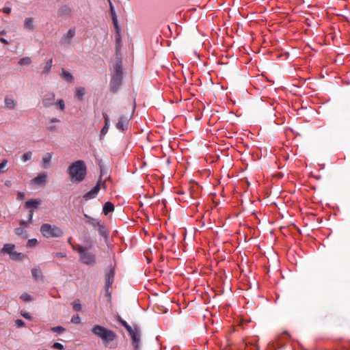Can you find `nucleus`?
Masks as SVG:
<instances>
[{"label":"nucleus","mask_w":350,"mask_h":350,"mask_svg":"<svg viewBox=\"0 0 350 350\" xmlns=\"http://www.w3.org/2000/svg\"><path fill=\"white\" fill-rule=\"evenodd\" d=\"M68 173L72 183L82 182L87 174V167L83 160H78L72 163L68 169Z\"/></svg>","instance_id":"obj_1"},{"label":"nucleus","mask_w":350,"mask_h":350,"mask_svg":"<svg viewBox=\"0 0 350 350\" xmlns=\"http://www.w3.org/2000/svg\"><path fill=\"white\" fill-rule=\"evenodd\" d=\"M92 332L94 334L100 338L105 345L114 340L117 336L113 331L98 325H94L92 328Z\"/></svg>","instance_id":"obj_2"},{"label":"nucleus","mask_w":350,"mask_h":350,"mask_svg":"<svg viewBox=\"0 0 350 350\" xmlns=\"http://www.w3.org/2000/svg\"><path fill=\"white\" fill-rule=\"evenodd\" d=\"M124 327L129 332L131 339L133 350H139L141 346V330L140 328L135 325L130 326L127 323H124Z\"/></svg>","instance_id":"obj_3"},{"label":"nucleus","mask_w":350,"mask_h":350,"mask_svg":"<svg viewBox=\"0 0 350 350\" xmlns=\"http://www.w3.org/2000/svg\"><path fill=\"white\" fill-rule=\"evenodd\" d=\"M40 232L45 238H59L63 235L62 230L54 225L43 224L40 227Z\"/></svg>","instance_id":"obj_4"},{"label":"nucleus","mask_w":350,"mask_h":350,"mask_svg":"<svg viewBox=\"0 0 350 350\" xmlns=\"http://www.w3.org/2000/svg\"><path fill=\"white\" fill-rule=\"evenodd\" d=\"M73 11L74 9L72 6L63 5L58 9L57 15L62 18H68L72 16Z\"/></svg>","instance_id":"obj_5"},{"label":"nucleus","mask_w":350,"mask_h":350,"mask_svg":"<svg viewBox=\"0 0 350 350\" xmlns=\"http://www.w3.org/2000/svg\"><path fill=\"white\" fill-rule=\"evenodd\" d=\"M80 260L85 265H94L96 262L95 254L88 252V250L79 257Z\"/></svg>","instance_id":"obj_6"},{"label":"nucleus","mask_w":350,"mask_h":350,"mask_svg":"<svg viewBox=\"0 0 350 350\" xmlns=\"http://www.w3.org/2000/svg\"><path fill=\"white\" fill-rule=\"evenodd\" d=\"M100 189V180H98L96 185L88 192L85 193L83 196V199L85 201L90 200L91 199L95 198L98 195L99 191Z\"/></svg>","instance_id":"obj_7"},{"label":"nucleus","mask_w":350,"mask_h":350,"mask_svg":"<svg viewBox=\"0 0 350 350\" xmlns=\"http://www.w3.org/2000/svg\"><path fill=\"white\" fill-rule=\"evenodd\" d=\"M115 269L112 267L105 274V290L108 293L109 288L114 281Z\"/></svg>","instance_id":"obj_8"},{"label":"nucleus","mask_w":350,"mask_h":350,"mask_svg":"<svg viewBox=\"0 0 350 350\" xmlns=\"http://www.w3.org/2000/svg\"><path fill=\"white\" fill-rule=\"evenodd\" d=\"M122 77L113 75L110 82V89L113 92H116L121 85Z\"/></svg>","instance_id":"obj_9"},{"label":"nucleus","mask_w":350,"mask_h":350,"mask_svg":"<svg viewBox=\"0 0 350 350\" xmlns=\"http://www.w3.org/2000/svg\"><path fill=\"white\" fill-rule=\"evenodd\" d=\"M55 98V94L53 92H49L46 94L42 99V103L43 106L46 108L51 107L54 104Z\"/></svg>","instance_id":"obj_10"},{"label":"nucleus","mask_w":350,"mask_h":350,"mask_svg":"<svg viewBox=\"0 0 350 350\" xmlns=\"http://www.w3.org/2000/svg\"><path fill=\"white\" fill-rule=\"evenodd\" d=\"M129 120L126 117L121 116L119 117L118 122L116 124L117 129L124 131L127 129Z\"/></svg>","instance_id":"obj_11"},{"label":"nucleus","mask_w":350,"mask_h":350,"mask_svg":"<svg viewBox=\"0 0 350 350\" xmlns=\"http://www.w3.org/2000/svg\"><path fill=\"white\" fill-rule=\"evenodd\" d=\"M31 275L33 279L36 281L43 280L44 275L42 273V271L39 267H34L31 269Z\"/></svg>","instance_id":"obj_12"},{"label":"nucleus","mask_w":350,"mask_h":350,"mask_svg":"<svg viewBox=\"0 0 350 350\" xmlns=\"http://www.w3.org/2000/svg\"><path fill=\"white\" fill-rule=\"evenodd\" d=\"M53 66V59L51 58L48 59L46 63L44 64L42 70L41 71V75H47L49 72L51 71V69Z\"/></svg>","instance_id":"obj_13"},{"label":"nucleus","mask_w":350,"mask_h":350,"mask_svg":"<svg viewBox=\"0 0 350 350\" xmlns=\"http://www.w3.org/2000/svg\"><path fill=\"white\" fill-rule=\"evenodd\" d=\"M41 204V200L40 199H31L26 201L25 206L26 208H37L38 206Z\"/></svg>","instance_id":"obj_14"},{"label":"nucleus","mask_w":350,"mask_h":350,"mask_svg":"<svg viewBox=\"0 0 350 350\" xmlns=\"http://www.w3.org/2000/svg\"><path fill=\"white\" fill-rule=\"evenodd\" d=\"M103 116L105 119V125L100 131V135H105L107 133L109 126V118L108 115L103 113Z\"/></svg>","instance_id":"obj_15"},{"label":"nucleus","mask_w":350,"mask_h":350,"mask_svg":"<svg viewBox=\"0 0 350 350\" xmlns=\"http://www.w3.org/2000/svg\"><path fill=\"white\" fill-rule=\"evenodd\" d=\"M4 102L6 107L10 109H14L17 104V102L15 99L8 96L5 98Z\"/></svg>","instance_id":"obj_16"},{"label":"nucleus","mask_w":350,"mask_h":350,"mask_svg":"<svg viewBox=\"0 0 350 350\" xmlns=\"http://www.w3.org/2000/svg\"><path fill=\"white\" fill-rule=\"evenodd\" d=\"M14 249L15 245L14 244L7 243L3 245V248L1 250V252L2 254H9L10 256L12 254V252L14 250Z\"/></svg>","instance_id":"obj_17"},{"label":"nucleus","mask_w":350,"mask_h":350,"mask_svg":"<svg viewBox=\"0 0 350 350\" xmlns=\"http://www.w3.org/2000/svg\"><path fill=\"white\" fill-rule=\"evenodd\" d=\"M47 180V176L44 174H40L33 179L34 183L38 185H44Z\"/></svg>","instance_id":"obj_18"},{"label":"nucleus","mask_w":350,"mask_h":350,"mask_svg":"<svg viewBox=\"0 0 350 350\" xmlns=\"http://www.w3.org/2000/svg\"><path fill=\"white\" fill-rule=\"evenodd\" d=\"M113 211H114V206L111 202H107L105 203L103 208V212L105 215H108L111 212H113Z\"/></svg>","instance_id":"obj_19"},{"label":"nucleus","mask_w":350,"mask_h":350,"mask_svg":"<svg viewBox=\"0 0 350 350\" xmlns=\"http://www.w3.org/2000/svg\"><path fill=\"white\" fill-rule=\"evenodd\" d=\"M75 31L74 29H70L68 31L66 35L64 37L63 41L65 43L70 44V40L75 36Z\"/></svg>","instance_id":"obj_20"},{"label":"nucleus","mask_w":350,"mask_h":350,"mask_svg":"<svg viewBox=\"0 0 350 350\" xmlns=\"http://www.w3.org/2000/svg\"><path fill=\"white\" fill-rule=\"evenodd\" d=\"M52 155L51 153H46L42 158V163L44 168L48 167L49 163L51 160Z\"/></svg>","instance_id":"obj_21"},{"label":"nucleus","mask_w":350,"mask_h":350,"mask_svg":"<svg viewBox=\"0 0 350 350\" xmlns=\"http://www.w3.org/2000/svg\"><path fill=\"white\" fill-rule=\"evenodd\" d=\"M24 28L28 30L33 29V19L32 18H27L24 21Z\"/></svg>","instance_id":"obj_22"},{"label":"nucleus","mask_w":350,"mask_h":350,"mask_svg":"<svg viewBox=\"0 0 350 350\" xmlns=\"http://www.w3.org/2000/svg\"><path fill=\"white\" fill-rule=\"evenodd\" d=\"M96 229L98 230L99 234L102 237H107L108 233H107V231L105 228V226L103 225V224L100 223V224H98Z\"/></svg>","instance_id":"obj_23"},{"label":"nucleus","mask_w":350,"mask_h":350,"mask_svg":"<svg viewBox=\"0 0 350 350\" xmlns=\"http://www.w3.org/2000/svg\"><path fill=\"white\" fill-rule=\"evenodd\" d=\"M10 257L14 260H20L24 258V255L22 253L17 252L14 250L10 255Z\"/></svg>","instance_id":"obj_24"},{"label":"nucleus","mask_w":350,"mask_h":350,"mask_svg":"<svg viewBox=\"0 0 350 350\" xmlns=\"http://www.w3.org/2000/svg\"><path fill=\"white\" fill-rule=\"evenodd\" d=\"M85 217L88 219L87 221V223L90 225L92 226L94 228H96L98 224L101 223L100 221H98L97 219H95L94 218H91L90 217H88L87 215H85Z\"/></svg>","instance_id":"obj_25"},{"label":"nucleus","mask_w":350,"mask_h":350,"mask_svg":"<svg viewBox=\"0 0 350 350\" xmlns=\"http://www.w3.org/2000/svg\"><path fill=\"white\" fill-rule=\"evenodd\" d=\"M85 94V89L83 88H78L75 90V96L80 100L83 99Z\"/></svg>","instance_id":"obj_26"},{"label":"nucleus","mask_w":350,"mask_h":350,"mask_svg":"<svg viewBox=\"0 0 350 350\" xmlns=\"http://www.w3.org/2000/svg\"><path fill=\"white\" fill-rule=\"evenodd\" d=\"M114 75L121 76L122 77V66L121 62H118L116 64L115 72Z\"/></svg>","instance_id":"obj_27"},{"label":"nucleus","mask_w":350,"mask_h":350,"mask_svg":"<svg viewBox=\"0 0 350 350\" xmlns=\"http://www.w3.org/2000/svg\"><path fill=\"white\" fill-rule=\"evenodd\" d=\"M61 77L68 81H72L73 79L72 75L69 72L62 69L61 72Z\"/></svg>","instance_id":"obj_28"},{"label":"nucleus","mask_w":350,"mask_h":350,"mask_svg":"<svg viewBox=\"0 0 350 350\" xmlns=\"http://www.w3.org/2000/svg\"><path fill=\"white\" fill-rule=\"evenodd\" d=\"M31 63V59L29 57H25L18 61V64L21 66H29Z\"/></svg>","instance_id":"obj_29"},{"label":"nucleus","mask_w":350,"mask_h":350,"mask_svg":"<svg viewBox=\"0 0 350 350\" xmlns=\"http://www.w3.org/2000/svg\"><path fill=\"white\" fill-rule=\"evenodd\" d=\"M72 308L75 311H80L81 309V305L80 304L79 299L75 300L72 304Z\"/></svg>","instance_id":"obj_30"},{"label":"nucleus","mask_w":350,"mask_h":350,"mask_svg":"<svg viewBox=\"0 0 350 350\" xmlns=\"http://www.w3.org/2000/svg\"><path fill=\"white\" fill-rule=\"evenodd\" d=\"M20 299L23 301H31L33 300V297L27 293H23L21 295Z\"/></svg>","instance_id":"obj_31"},{"label":"nucleus","mask_w":350,"mask_h":350,"mask_svg":"<svg viewBox=\"0 0 350 350\" xmlns=\"http://www.w3.org/2000/svg\"><path fill=\"white\" fill-rule=\"evenodd\" d=\"M116 43V49H118L121 46V37L120 34V31L116 33L115 35Z\"/></svg>","instance_id":"obj_32"},{"label":"nucleus","mask_w":350,"mask_h":350,"mask_svg":"<svg viewBox=\"0 0 350 350\" xmlns=\"http://www.w3.org/2000/svg\"><path fill=\"white\" fill-rule=\"evenodd\" d=\"M31 157H32V152L29 151V152H27L23 154V157H22V160L25 162V161H27L29 160H30L31 159Z\"/></svg>","instance_id":"obj_33"},{"label":"nucleus","mask_w":350,"mask_h":350,"mask_svg":"<svg viewBox=\"0 0 350 350\" xmlns=\"http://www.w3.org/2000/svg\"><path fill=\"white\" fill-rule=\"evenodd\" d=\"M51 331L56 333H62L65 331V329L62 326H57L51 327Z\"/></svg>","instance_id":"obj_34"},{"label":"nucleus","mask_w":350,"mask_h":350,"mask_svg":"<svg viewBox=\"0 0 350 350\" xmlns=\"http://www.w3.org/2000/svg\"><path fill=\"white\" fill-rule=\"evenodd\" d=\"M57 105L61 111H64L65 109V103L62 99L58 100Z\"/></svg>","instance_id":"obj_35"},{"label":"nucleus","mask_w":350,"mask_h":350,"mask_svg":"<svg viewBox=\"0 0 350 350\" xmlns=\"http://www.w3.org/2000/svg\"><path fill=\"white\" fill-rule=\"evenodd\" d=\"M7 163L8 161L5 159L1 161V163H0V173L5 172L4 168L6 167Z\"/></svg>","instance_id":"obj_36"},{"label":"nucleus","mask_w":350,"mask_h":350,"mask_svg":"<svg viewBox=\"0 0 350 350\" xmlns=\"http://www.w3.org/2000/svg\"><path fill=\"white\" fill-rule=\"evenodd\" d=\"M88 248L84 247L82 245H78L77 249L76 250L77 252L79 254L80 256L85 252Z\"/></svg>","instance_id":"obj_37"},{"label":"nucleus","mask_w":350,"mask_h":350,"mask_svg":"<svg viewBox=\"0 0 350 350\" xmlns=\"http://www.w3.org/2000/svg\"><path fill=\"white\" fill-rule=\"evenodd\" d=\"M15 324L18 327H23L25 326V322L21 319H17L15 321Z\"/></svg>","instance_id":"obj_38"},{"label":"nucleus","mask_w":350,"mask_h":350,"mask_svg":"<svg viewBox=\"0 0 350 350\" xmlns=\"http://www.w3.org/2000/svg\"><path fill=\"white\" fill-rule=\"evenodd\" d=\"M112 21H113V25H114V26L116 27V32L120 31L119 25H118V20H117L116 16L112 17Z\"/></svg>","instance_id":"obj_39"},{"label":"nucleus","mask_w":350,"mask_h":350,"mask_svg":"<svg viewBox=\"0 0 350 350\" xmlns=\"http://www.w3.org/2000/svg\"><path fill=\"white\" fill-rule=\"evenodd\" d=\"M25 230L22 228H18L15 229V233L17 235H23L25 234Z\"/></svg>","instance_id":"obj_40"},{"label":"nucleus","mask_w":350,"mask_h":350,"mask_svg":"<svg viewBox=\"0 0 350 350\" xmlns=\"http://www.w3.org/2000/svg\"><path fill=\"white\" fill-rule=\"evenodd\" d=\"M37 240L36 239H29L27 243V245L29 247H33L36 245Z\"/></svg>","instance_id":"obj_41"},{"label":"nucleus","mask_w":350,"mask_h":350,"mask_svg":"<svg viewBox=\"0 0 350 350\" xmlns=\"http://www.w3.org/2000/svg\"><path fill=\"white\" fill-rule=\"evenodd\" d=\"M80 320H81L80 317L78 315H77V316H74V317H72L71 322L72 323L77 324V323H79L80 322Z\"/></svg>","instance_id":"obj_42"},{"label":"nucleus","mask_w":350,"mask_h":350,"mask_svg":"<svg viewBox=\"0 0 350 350\" xmlns=\"http://www.w3.org/2000/svg\"><path fill=\"white\" fill-rule=\"evenodd\" d=\"M53 347L54 349H60V350H62V349H64V346H63V345H62V344H61V343H59V342H55V343H53Z\"/></svg>","instance_id":"obj_43"},{"label":"nucleus","mask_w":350,"mask_h":350,"mask_svg":"<svg viewBox=\"0 0 350 350\" xmlns=\"http://www.w3.org/2000/svg\"><path fill=\"white\" fill-rule=\"evenodd\" d=\"M21 314L27 319H31V316L28 312L21 311Z\"/></svg>","instance_id":"obj_44"},{"label":"nucleus","mask_w":350,"mask_h":350,"mask_svg":"<svg viewBox=\"0 0 350 350\" xmlns=\"http://www.w3.org/2000/svg\"><path fill=\"white\" fill-rule=\"evenodd\" d=\"M100 178H99V180H100V179H101L102 176H103V175H105V174H106V172H106V170H105L103 166H101V165H100Z\"/></svg>","instance_id":"obj_45"},{"label":"nucleus","mask_w":350,"mask_h":350,"mask_svg":"<svg viewBox=\"0 0 350 350\" xmlns=\"http://www.w3.org/2000/svg\"><path fill=\"white\" fill-rule=\"evenodd\" d=\"M66 254L62 253V252H58L55 254V256H56L57 258H64V257H66Z\"/></svg>","instance_id":"obj_46"},{"label":"nucleus","mask_w":350,"mask_h":350,"mask_svg":"<svg viewBox=\"0 0 350 350\" xmlns=\"http://www.w3.org/2000/svg\"><path fill=\"white\" fill-rule=\"evenodd\" d=\"M11 8H9V7H6V8H3V12L5 13V14H10L11 12Z\"/></svg>","instance_id":"obj_47"},{"label":"nucleus","mask_w":350,"mask_h":350,"mask_svg":"<svg viewBox=\"0 0 350 350\" xmlns=\"http://www.w3.org/2000/svg\"><path fill=\"white\" fill-rule=\"evenodd\" d=\"M117 321L124 327V323H126L124 320H123L120 316L117 317Z\"/></svg>","instance_id":"obj_48"},{"label":"nucleus","mask_w":350,"mask_h":350,"mask_svg":"<svg viewBox=\"0 0 350 350\" xmlns=\"http://www.w3.org/2000/svg\"><path fill=\"white\" fill-rule=\"evenodd\" d=\"M101 188L104 190H106L107 187H106V184H105V180L103 182L100 180V189Z\"/></svg>","instance_id":"obj_49"},{"label":"nucleus","mask_w":350,"mask_h":350,"mask_svg":"<svg viewBox=\"0 0 350 350\" xmlns=\"http://www.w3.org/2000/svg\"><path fill=\"white\" fill-rule=\"evenodd\" d=\"M33 210H30L29 211V215H28V219L29 221H31L33 218Z\"/></svg>","instance_id":"obj_50"},{"label":"nucleus","mask_w":350,"mask_h":350,"mask_svg":"<svg viewBox=\"0 0 350 350\" xmlns=\"http://www.w3.org/2000/svg\"><path fill=\"white\" fill-rule=\"evenodd\" d=\"M47 129L49 130L50 131H54L56 130V126H47Z\"/></svg>","instance_id":"obj_51"},{"label":"nucleus","mask_w":350,"mask_h":350,"mask_svg":"<svg viewBox=\"0 0 350 350\" xmlns=\"http://www.w3.org/2000/svg\"><path fill=\"white\" fill-rule=\"evenodd\" d=\"M25 195L22 192L18 193V198L22 200L24 198Z\"/></svg>","instance_id":"obj_52"},{"label":"nucleus","mask_w":350,"mask_h":350,"mask_svg":"<svg viewBox=\"0 0 350 350\" xmlns=\"http://www.w3.org/2000/svg\"><path fill=\"white\" fill-rule=\"evenodd\" d=\"M0 42H1L2 43L5 44H8L9 42H8L7 40H5V38H0Z\"/></svg>","instance_id":"obj_53"},{"label":"nucleus","mask_w":350,"mask_h":350,"mask_svg":"<svg viewBox=\"0 0 350 350\" xmlns=\"http://www.w3.org/2000/svg\"><path fill=\"white\" fill-rule=\"evenodd\" d=\"M50 122H53V123H54V122H59V119H57V118H51V119L50 120Z\"/></svg>","instance_id":"obj_54"},{"label":"nucleus","mask_w":350,"mask_h":350,"mask_svg":"<svg viewBox=\"0 0 350 350\" xmlns=\"http://www.w3.org/2000/svg\"><path fill=\"white\" fill-rule=\"evenodd\" d=\"M20 224L22 226H27V222L24 220H21L20 221Z\"/></svg>","instance_id":"obj_55"},{"label":"nucleus","mask_w":350,"mask_h":350,"mask_svg":"<svg viewBox=\"0 0 350 350\" xmlns=\"http://www.w3.org/2000/svg\"><path fill=\"white\" fill-rule=\"evenodd\" d=\"M5 185H6L7 187H10L11 185V182L10 180H6L5 182Z\"/></svg>","instance_id":"obj_56"},{"label":"nucleus","mask_w":350,"mask_h":350,"mask_svg":"<svg viewBox=\"0 0 350 350\" xmlns=\"http://www.w3.org/2000/svg\"><path fill=\"white\" fill-rule=\"evenodd\" d=\"M111 14H112V17H113V16H116V14H115V12H114V11H113V8H112V7H111Z\"/></svg>","instance_id":"obj_57"},{"label":"nucleus","mask_w":350,"mask_h":350,"mask_svg":"<svg viewBox=\"0 0 350 350\" xmlns=\"http://www.w3.org/2000/svg\"><path fill=\"white\" fill-rule=\"evenodd\" d=\"M0 34H1V35H4V34H5V31H4L3 30V31H1L0 32Z\"/></svg>","instance_id":"obj_58"}]
</instances>
